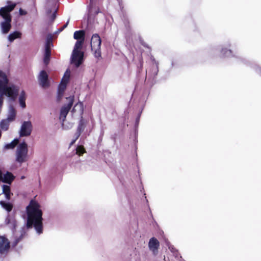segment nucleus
<instances>
[{"label":"nucleus","instance_id":"1","mask_svg":"<svg viewBox=\"0 0 261 261\" xmlns=\"http://www.w3.org/2000/svg\"><path fill=\"white\" fill-rule=\"evenodd\" d=\"M27 214V227L28 228L34 227L39 233L43 231V212L38 202L32 199L26 207Z\"/></svg>","mask_w":261,"mask_h":261},{"label":"nucleus","instance_id":"2","mask_svg":"<svg viewBox=\"0 0 261 261\" xmlns=\"http://www.w3.org/2000/svg\"><path fill=\"white\" fill-rule=\"evenodd\" d=\"M9 80L6 73L0 70V95H6L15 100L19 92V87L15 85L8 86Z\"/></svg>","mask_w":261,"mask_h":261},{"label":"nucleus","instance_id":"3","mask_svg":"<svg viewBox=\"0 0 261 261\" xmlns=\"http://www.w3.org/2000/svg\"><path fill=\"white\" fill-rule=\"evenodd\" d=\"M28 152L27 144L25 142L20 143L16 151V161L20 164L27 162L28 159Z\"/></svg>","mask_w":261,"mask_h":261},{"label":"nucleus","instance_id":"4","mask_svg":"<svg viewBox=\"0 0 261 261\" xmlns=\"http://www.w3.org/2000/svg\"><path fill=\"white\" fill-rule=\"evenodd\" d=\"M6 6L0 8V16L4 20H12L11 12L16 7L17 4L11 1L6 2Z\"/></svg>","mask_w":261,"mask_h":261},{"label":"nucleus","instance_id":"5","mask_svg":"<svg viewBox=\"0 0 261 261\" xmlns=\"http://www.w3.org/2000/svg\"><path fill=\"white\" fill-rule=\"evenodd\" d=\"M66 99L68 100V103L63 106L60 111V119H62L63 121L66 119V116L73 105L74 97V96H71L66 97Z\"/></svg>","mask_w":261,"mask_h":261},{"label":"nucleus","instance_id":"6","mask_svg":"<svg viewBox=\"0 0 261 261\" xmlns=\"http://www.w3.org/2000/svg\"><path fill=\"white\" fill-rule=\"evenodd\" d=\"M84 53L81 51H73L71 62L76 67H79L82 63Z\"/></svg>","mask_w":261,"mask_h":261},{"label":"nucleus","instance_id":"7","mask_svg":"<svg viewBox=\"0 0 261 261\" xmlns=\"http://www.w3.org/2000/svg\"><path fill=\"white\" fill-rule=\"evenodd\" d=\"M32 130V125L30 121H24L21 127L20 136H29L31 135Z\"/></svg>","mask_w":261,"mask_h":261},{"label":"nucleus","instance_id":"8","mask_svg":"<svg viewBox=\"0 0 261 261\" xmlns=\"http://www.w3.org/2000/svg\"><path fill=\"white\" fill-rule=\"evenodd\" d=\"M10 248V243L8 239L4 236H0V253L8 252Z\"/></svg>","mask_w":261,"mask_h":261},{"label":"nucleus","instance_id":"9","mask_svg":"<svg viewBox=\"0 0 261 261\" xmlns=\"http://www.w3.org/2000/svg\"><path fill=\"white\" fill-rule=\"evenodd\" d=\"M38 80L40 85L43 88H46L49 86L48 76L45 70H42L40 72Z\"/></svg>","mask_w":261,"mask_h":261},{"label":"nucleus","instance_id":"10","mask_svg":"<svg viewBox=\"0 0 261 261\" xmlns=\"http://www.w3.org/2000/svg\"><path fill=\"white\" fill-rule=\"evenodd\" d=\"M69 77H67L66 79H62L60 84L58 86L57 95V101H60L62 98Z\"/></svg>","mask_w":261,"mask_h":261},{"label":"nucleus","instance_id":"11","mask_svg":"<svg viewBox=\"0 0 261 261\" xmlns=\"http://www.w3.org/2000/svg\"><path fill=\"white\" fill-rule=\"evenodd\" d=\"M101 43V40L99 35L98 34H93L91 40V49L100 48Z\"/></svg>","mask_w":261,"mask_h":261},{"label":"nucleus","instance_id":"12","mask_svg":"<svg viewBox=\"0 0 261 261\" xmlns=\"http://www.w3.org/2000/svg\"><path fill=\"white\" fill-rule=\"evenodd\" d=\"M160 246L159 241L154 237L151 238L148 243L149 249L153 252V254L156 255L158 252V249Z\"/></svg>","mask_w":261,"mask_h":261},{"label":"nucleus","instance_id":"13","mask_svg":"<svg viewBox=\"0 0 261 261\" xmlns=\"http://www.w3.org/2000/svg\"><path fill=\"white\" fill-rule=\"evenodd\" d=\"M12 20H4L1 23L2 32L3 34H7L11 29Z\"/></svg>","mask_w":261,"mask_h":261},{"label":"nucleus","instance_id":"14","mask_svg":"<svg viewBox=\"0 0 261 261\" xmlns=\"http://www.w3.org/2000/svg\"><path fill=\"white\" fill-rule=\"evenodd\" d=\"M14 179L15 176L11 172L7 171L6 173L3 176V178L1 181H2L4 183L11 184Z\"/></svg>","mask_w":261,"mask_h":261},{"label":"nucleus","instance_id":"15","mask_svg":"<svg viewBox=\"0 0 261 261\" xmlns=\"http://www.w3.org/2000/svg\"><path fill=\"white\" fill-rule=\"evenodd\" d=\"M100 12L99 8L93 4V0H90L89 13L90 15L95 16Z\"/></svg>","mask_w":261,"mask_h":261},{"label":"nucleus","instance_id":"16","mask_svg":"<svg viewBox=\"0 0 261 261\" xmlns=\"http://www.w3.org/2000/svg\"><path fill=\"white\" fill-rule=\"evenodd\" d=\"M73 38L77 40H85V31L84 30L76 31L74 33Z\"/></svg>","mask_w":261,"mask_h":261},{"label":"nucleus","instance_id":"17","mask_svg":"<svg viewBox=\"0 0 261 261\" xmlns=\"http://www.w3.org/2000/svg\"><path fill=\"white\" fill-rule=\"evenodd\" d=\"M3 193L5 194L6 199L7 200H10L12 193L11 192V189L9 186L5 185L3 186Z\"/></svg>","mask_w":261,"mask_h":261},{"label":"nucleus","instance_id":"18","mask_svg":"<svg viewBox=\"0 0 261 261\" xmlns=\"http://www.w3.org/2000/svg\"><path fill=\"white\" fill-rule=\"evenodd\" d=\"M16 115V111L13 106H10L9 109V114L7 119L10 121H13L15 120Z\"/></svg>","mask_w":261,"mask_h":261},{"label":"nucleus","instance_id":"19","mask_svg":"<svg viewBox=\"0 0 261 261\" xmlns=\"http://www.w3.org/2000/svg\"><path fill=\"white\" fill-rule=\"evenodd\" d=\"M25 99H26L25 93L24 90H22L21 92L19 97V102L20 106L22 108H25L26 107Z\"/></svg>","mask_w":261,"mask_h":261},{"label":"nucleus","instance_id":"20","mask_svg":"<svg viewBox=\"0 0 261 261\" xmlns=\"http://www.w3.org/2000/svg\"><path fill=\"white\" fill-rule=\"evenodd\" d=\"M21 37V33L20 32L15 31L9 35L8 39L10 42H12L17 38H20Z\"/></svg>","mask_w":261,"mask_h":261},{"label":"nucleus","instance_id":"21","mask_svg":"<svg viewBox=\"0 0 261 261\" xmlns=\"http://www.w3.org/2000/svg\"><path fill=\"white\" fill-rule=\"evenodd\" d=\"M0 204L8 212H11L12 210L13 207V205L12 203L6 202L4 201H0Z\"/></svg>","mask_w":261,"mask_h":261},{"label":"nucleus","instance_id":"22","mask_svg":"<svg viewBox=\"0 0 261 261\" xmlns=\"http://www.w3.org/2000/svg\"><path fill=\"white\" fill-rule=\"evenodd\" d=\"M18 143L19 140L18 139H15L11 143L7 144L5 145V148L7 149H13Z\"/></svg>","mask_w":261,"mask_h":261},{"label":"nucleus","instance_id":"23","mask_svg":"<svg viewBox=\"0 0 261 261\" xmlns=\"http://www.w3.org/2000/svg\"><path fill=\"white\" fill-rule=\"evenodd\" d=\"M51 56V51H45L44 53V57H43V63L44 64L47 66L49 64L50 62Z\"/></svg>","mask_w":261,"mask_h":261},{"label":"nucleus","instance_id":"24","mask_svg":"<svg viewBox=\"0 0 261 261\" xmlns=\"http://www.w3.org/2000/svg\"><path fill=\"white\" fill-rule=\"evenodd\" d=\"M10 121L8 119L3 120L0 123V127L4 130H7L9 127Z\"/></svg>","mask_w":261,"mask_h":261},{"label":"nucleus","instance_id":"25","mask_svg":"<svg viewBox=\"0 0 261 261\" xmlns=\"http://www.w3.org/2000/svg\"><path fill=\"white\" fill-rule=\"evenodd\" d=\"M85 40H77L74 46V51H80L82 47Z\"/></svg>","mask_w":261,"mask_h":261},{"label":"nucleus","instance_id":"26","mask_svg":"<svg viewBox=\"0 0 261 261\" xmlns=\"http://www.w3.org/2000/svg\"><path fill=\"white\" fill-rule=\"evenodd\" d=\"M84 124L82 121H81L79 124V126H78L77 129V132L75 134V135H77V138H79L82 132L84 130Z\"/></svg>","mask_w":261,"mask_h":261},{"label":"nucleus","instance_id":"27","mask_svg":"<svg viewBox=\"0 0 261 261\" xmlns=\"http://www.w3.org/2000/svg\"><path fill=\"white\" fill-rule=\"evenodd\" d=\"M53 45L51 39H48L45 45V51H51V46Z\"/></svg>","mask_w":261,"mask_h":261},{"label":"nucleus","instance_id":"28","mask_svg":"<svg viewBox=\"0 0 261 261\" xmlns=\"http://www.w3.org/2000/svg\"><path fill=\"white\" fill-rule=\"evenodd\" d=\"M84 152H85V150L83 146H79L76 148V153L79 155L83 154Z\"/></svg>","mask_w":261,"mask_h":261},{"label":"nucleus","instance_id":"29","mask_svg":"<svg viewBox=\"0 0 261 261\" xmlns=\"http://www.w3.org/2000/svg\"><path fill=\"white\" fill-rule=\"evenodd\" d=\"M92 50L94 51V56L98 58L101 56V51L100 48H98L97 49H92Z\"/></svg>","mask_w":261,"mask_h":261},{"label":"nucleus","instance_id":"30","mask_svg":"<svg viewBox=\"0 0 261 261\" xmlns=\"http://www.w3.org/2000/svg\"><path fill=\"white\" fill-rule=\"evenodd\" d=\"M68 23H69V20H68L67 22L65 24H64L61 28H60L59 29V31L62 32V31H63L67 27Z\"/></svg>","mask_w":261,"mask_h":261},{"label":"nucleus","instance_id":"31","mask_svg":"<svg viewBox=\"0 0 261 261\" xmlns=\"http://www.w3.org/2000/svg\"><path fill=\"white\" fill-rule=\"evenodd\" d=\"M19 12L20 15H24L27 14L26 11H24L23 10H22L21 8L19 9Z\"/></svg>","mask_w":261,"mask_h":261},{"label":"nucleus","instance_id":"32","mask_svg":"<svg viewBox=\"0 0 261 261\" xmlns=\"http://www.w3.org/2000/svg\"><path fill=\"white\" fill-rule=\"evenodd\" d=\"M21 237H20L19 238H18L17 239H16V240L14 242V246L17 245V244L21 240Z\"/></svg>","mask_w":261,"mask_h":261},{"label":"nucleus","instance_id":"33","mask_svg":"<svg viewBox=\"0 0 261 261\" xmlns=\"http://www.w3.org/2000/svg\"><path fill=\"white\" fill-rule=\"evenodd\" d=\"M56 11L51 16V19L52 21H53L56 17Z\"/></svg>","mask_w":261,"mask_h":261},{"label":"nucleus","instance_id":"34","mask_svg":"<svg viewBox=\"0 0 261 261\" xmlns=\"http://www.w3.org/2000/svg\"><path fill=\"white\" fill-rule=\"evenodd\" d=\"M3 100H4L3 96L0 95V109L1 108V107L3 106Z\"/></svg>","mask_w":261,"mask_h":261},{"label":"nucleus","instance_id":"35","mask_svg":"<svg viewBox=\"0 0 261 261\" xmlns=\"http://www.w3.org/2000/svg\"><path fill=\"white\" fill-rule=\"evenodd\" d=\"M79 138H77V135H76V138H75V139L73 140L71 143H70V146H71V145H72L73 144H74V143L75 142V141H76V140L78 139Z\"/></svg>","mask_w":261,"mask_h":261},{"label":"nucleus","instance_id":"36","mask_svg":"<svg viewBox=\"0 0 261 261\" xmlns=\"http://www.w3.org/2000/svg\"><path fill=\"white\" fill-rule=\"evenodd\" d=\"M2 178H3V174H2L1 170H0V181L1 180V179H2Z\"/></svg>","mask_w":261,"mask_h":261},{"label":"nucleus","instance_id":"37","mask_svg":"<svg viewBox=\"0 0 261 261\" xmlns=\"http://www.w3.org/2000/svg\"><path fill=\"white\" fill-rule=\"evenodd\" d=\"M15 225H16V221H14V226L15 227Z\"/></svg>","mask_w":261,"mask_h":261},{"label":"nucleus","instance_id":"38","mask_svg":"<svg viewBox=\"0 0 261 261\" xmlns=\"http://www.w3.org/2000/svg\"><path fill=\"white\" fill-rule=\"evenodd\" d=\"M2 136V133H1V132L0 131V138Z\"/></svg>","mask_w":261,"mask_h":261},{"label":"nucleus","instance_id":"39","mask_svg":"<svg viewBox=\"0 0 261 261\" xmlns=\"http://www.w3.org/2000/svg\"><path fill=\"white\" fill-rule=\"evenodd\" d=\"M72 112H74V107L73 108V109H72Z\"/></svg>","mask_w":261,"mask_h":261},{"label":"nucleus","instance_id":"40","mask_svg":"<svg viewBox=\"0 0 261 261\" xmlns=\"http://www.w3.org/2000/svg\"><path fill=\"white\" fill-rule=\"evenodd\" d=\"M80 105H82V103L80 102Z\"/></svg>","mask_w":261,"mask_h":261}]
</instances>
